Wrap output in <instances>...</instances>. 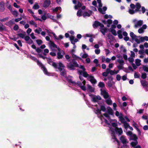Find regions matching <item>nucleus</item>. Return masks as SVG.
I'll list each match as a JSON object with an SVG mask.
<instances>
[{"label":"nucleus","mask_w":148,"mask_h":148,"mask_svg":"<svg viewBox=\"0 0 148 148\" xmlns=\"http://www.w3.org/2000/svg\"><path fill=\"white\" fill-rule=\"evenodd\" d=\"M39 8V6L37 3H35L33 7V8L34 10L38 9Z\"/></svg>","instance_id":"obj_34"},{"label":"nucleus","mask_w":148,"mask_h":148,"mask_svg":"<svg viewBox=\"0 0 148 148\" xmlns=\"http://www.w3.org/2000/svg\"><path fill=\"white\" fill-rule=\"evenodd\" d=\"M107 71H108L109 73L112 75H113L114 74H116L119 72V70L116 71L115 70H110L109 69H107L106 70Z\"/></svg>","instance_id":"obj_11"},{"label":"nucleus","mask_w":148,"mask_h":148,"mask_svg":"<svg viewBox=\"0 0 148 148\" xmlns=\"http://www.w3.org/2000/svg\"><path fill=\"white\" fill-rule=\"evenodd\" d=\"M77 85L80 86L81 88L83 90L85 91L86 90V87L84 86V85H83V86H82V84L80 82H77Z\"/></svg>","instance_id":"obj_19"},{"label":"nucleus","mask_w":148,"mask_h":148,"mask_svg":"<svg viewBox=\"0 0 148 148\" xmlns=\"http://www.w3.org/2000/svg\"><path fill=\"white\" fill-rule=\"evenodd\" d=\"M119 119L120 121L122 123H123L125 122L124 118H123V115L122 116L120 117V118H119Z\"/></svg>","instance_id":"obj_50"},{"label":"nucleus","mask_w":148,"mask_h":148,"mask_svg":"<svg viewBox=\"0 0 148 148\" xmlns=\"http://www.w3.org/2000/svg\"><path fill=\"white\" fill-rule=\"evenodd\" d=\"M133 22L134 24V27L135 28H137L139 26H141L143 24V20L138 21L136 19H134L133 20Z\"/></svg>","instance_id":"obj_7"},{"label":"nucleus","mask_w":148,"mask_h":148,"mask_svg":"<svg viewBox=\"0 0 148 148\" xmlns=\"http://www.w3.org/2000/svg\"><path fill=\"white\" fill-rule=\"evenodd\" d=\"M61 9V7H57L55 9L53 10V11L54 12H57L58 10H60Z\"/></svg>","instance_id":"obj_53"},{"label":"nucleus","mask_w":148,"mask_h":148,"mask_svg":"<svg viewBox=\"0 0 148 148\" xmlns=\"http://www.w3.org/2000/svg\"><path fill=\"white\" fill-rule=\"evenodd\" d=\"M36 42L38 45H40L42 43V41L40 39H38L36 40Z\"/></svg>","instance_id":"obj_51"},{"label":"nucleus","mask_w":148,"mask_h":148,"mask_svg":"<svg viewBox=\"0 0 148 148\" xmlns=\"http://www.w3.org/2000/svg\"><path fill=\"white\" fill-rule=\"evenodd\" d=\"M4 3L3 1L0 2V12H3L5 10Z\"/></svg>","instance_id":"obj_16"},{"label":"nucleus","mask_w":148,"mask_h":148,"mask_svg":"<svg viewBox=\"0 0 148 148\" xmlns=\"http://www.w3.org/2000/svg\"><path fill=\"white\" fill-rule=\"evenodd\" d=\"M135 12H136L135 11H134V9H130L129 10L128 12L130 14H134Z\"/></svg>","instance_id":"obj_47"},{"label":"nucleus","mask_w":148,"mask_h":148,"mask_svg":"<svg viewBox=\"0 0 148 148\" xmlns=\"http://www.w3.org/2000/svg\"><path fill=\"white\" fill-rule=\"evenodd\" d=\"M100 26V27H104V25L99 22L97 21H95L93 24V27H96L98 26Z\"/></svg>","instance_id":"obj_13"},{"label":"nucleus","mask_w":148,"mask_h":148,"mask_svg":"<svg viewBox=\"0 0 148 148\" xmlns=\"http://www.w3.org/2000/svg\"><path fill=\"white\" fill-rule=\"evenodd\" d=\"M38 55L39 56V57L40 58H42L43 59H46L47 60V58H47L46 57L44 56H43L41 54H39Z\"/></svg>","instance_id":"obj_58"},{"label":"nucleus","mask_w":148,"mask_h":148,"mask_svg":"<svg viewBox=\"0 0 148 148\" xmlns=\"http://www.w3.org/2000/svg\"><path fill=\"white\" fill-rule=\"evenodd\" d=\"M82 6L81 3L79 2L75 1V8L77 9L80 8Z\"/></svg>","instance_id":"obj_15"},{"label":"nucleus","mask_w":148,"mask_h":148,"mask_svg":"<svg viewBox=\"0 0 148 148\" xmlns=\"http://www.w3.org/2000/svg\"><path fill=\"white\" fill-rule=\"evenodd\" d=\"M104 115L107 118L109 121V122H110L109 123L108 121L105 119V123L109 126L112 125L113 127L114 128L116 126L117 123V121L115 119H110L109 118V115L107 113L104 114Z\"/></svg>","instance_id":"obj_2"},{"label":"nucleus","mask_w":148,"mask_h":148,"mask_svg":"<svg viewBox=\"0 0 148 148\" xmlns=\"http://www.w3.org/2000/svg\"><path fill=\"white\" fill-rule=\"evenodd\" d=\"M120 140L123 143H126L127 139L123 136H122L120 138Z\"/></svg>","instance_id":"obj_31"},{"label":"nucleus","mask_w":148,"mask_h":148,"mask_svg":"<svg viewBox=\"0 0 148 148\" xmlns=\"http://www.w3.org/2000/svg\"><path fill=\"white\" fill-rule=\"evenodd\" d=\"M107 112L109 114L112 115L113 114V111L112 109L110 107L107 108Z\"/></svg>","instance_id":"obj_30"},{"label":"nucleus","mask_w":148,"mask_h":148,"mask_svg":"<svg viewBox=\"0 0 148 148\" xmlns=\"http://www.w3.org/2000/svg\"><path fill=\"white\" fill-rule=\"evenodd\" d=\"M79 68L82 70V71H78L79 74H82L83 76L85 77H87L88 80L90 81L92 84H96L97 81L95 79L94 77L91 75L88 74L85 71V69L83 66H80Z\"/></svg>","instance_id":"obj_1"},{"label":"nucleus","mask_w":148,"mask_h":148,"mask_svg":"<svg viewBox=\"0 0 148 148\" xmlns=\"http://www.w3.org/2000/svg\"><path fill=\"white\" fill-rule=\"evenodd\" d=\"M92 12L90 11H89L88 12H85L83 14V16L84 17L86 16H89L92 14Z\"/></svg>","instance_id":"obj_18"},{"label":"nucleus","mask_w":148,"mask_h":148,"mask_svg":"<svg viewBox=\"0 0 148 148\" xmlns=\"http://www.w3.org/2000/svg\"><path fill=\"white\" fill-rule=\"evenodd\" d=\"M50 4V0H45L44 1L42 6L44 8H46L49 6Z\"/></svg>","instance_id":"obj_8"},{"label":"nucleus","mask_w":148,"mask_h":148,"mask_svg":"<svg viewBox=\"0 0 148 148\" xmlns=\"http://www.w3.org/2000/svg\"><path fill=\"white\" fill-rule=\"evenodd\" d=\"M82 12L81 10H78L77 13V16H80L82 15Z\"/></svg>","instance_id":"obj_44"},{"label":"nucleus","mask_w":148,"mask_h":148,"mask_svg":"<svg viewBox=\"0 0 148 148\" xmlns=\"http://www.w3.org/2000/svg\"><path fill=\"white\" fill-rule=\"evenodd\" d=\"M115 115L116 116H118L119 118H120V117L121 116L123 115L121 113H119V112L118 111H116V112Z\"/></svg>","instance_id":"obj_40"},{"label":"nucleus","mask_w":148,"mask_h":148,"mask_svg":"<svg viewBox=\"0 0 148 148\" xmlns=\"http://www.w3.org/2000/svg\"><path fill=\"white\" fill-rule=\"evenodd\" d=\"M57 58L58 59H62L63 57V55L61 54V53L60 52H58L57 53Z\"/></svg>","instance_id":"obj_33"},{"label":"nucleus","mask_w":148,"mask_h":148,"mask_svg":"<svg viewBox=\"0 0 148 148\" xmlns=\"http://www.w3.org/2000/svg\"><path fill=\"white\" fill-rule=\"evenodd\" d=\"M106 102L108 104L110 105L112 103V101L111 99H109L106 100Z\"/></svg>","instance_id":"obj_55"},{"label":"nucleus","mask_w":148,"mask_h":148,"mask_svg":"<svg viewBox=\"0 0 148 148\" xmlns=\"http://www.w3.org/2000/svg\"><path fill=\"white\" fill-rule=\"evenodd\" d=\"M47 63L50 65H51L55 69H57L58 68V65L55 62L52 61L51 58L50 57L47 58Z\"/></svg>","instance_id":"obj_6"},{"label":"nucleus","mask_w":148,"mask_h":148,"mask_svg":"<svg viewBox=\"0 0 148 148\" xmlns=\"http://www.w3.org/2000/svg\"><path fill=\"white\" fill-rule=\"evenodd\" d=\"M37 63V64L40 67H41V68L42 67L44 66L42 64V63L39 61L38 60H37V61L36 62Z\"/></svg>","instance_id":"obj_42"},{"label":"nucleus","mask_w":148,"mask_h":148,"mask_svg":"<svg viewBox=\"0 0 148 148\" xmlns=\"http://www.w3.org/2000/svg\"><path fill=\"white\" fill-rule=\"evenodd\" d=\"M74 52V49H73L71 50L72 55L73 58L71 61L69 62H70L67 66L68 68H70L71 69H74V54L73 52Z\"/></svg>","instance_id":"obj_5"},{"label":"nucleus","mask_w":148,"mask_h":148,"mask_svg":"<svg viewBox=\"0 0 148 148\" xmlns=\"http://www.w3.org/2000/svg\"><path fill=\"white\" fill-rule=\"evenodd\" d=\"M110 31L112 33V34H113L114 35L116 36L117 35V34L115 30L112 29H111Z\"/></svg>","instance_id":"obj_49"},{"label":"nucleus","mask_w":148,"mask_h":148,"mask_svg":"<svg viewBox=\"0 0 148 148\" xmlns=\"http://www.w3.org/2000/svg\"><path fill=\"white\" fill-rule=\"evenodd\" d=\"M73 78V77L69 75L68 77L67 76L66 78L67 80V81L68 82L71 84H74V82L73 81L71 78Z\"/></svg>","instance_id":"obj_17"},{"label":"nucleus","mask_w":148,"mask_h":148,"mask_svg":"<svg viewBox=\"0 0 148 148\" xmlns=\"http://www.w3.org/2000/svg\"><path fill=\"white\" fill-rule=\"evenodd\" d=\"M92 101L93 102H97L101 99V97L99 96H96L93 95H91Z\"/></svg>","instance_id":"obj_10"},{"label":"nucleus","mask_w":148,"mask_h":148,"mask_svg":"<svg viewBox=\"0 0 148 148\" xmlns=\"http://www.w3.org/2000/svg\"><path fill=\"white\" fill-rule=\"evenodd\" d=\"M141 60L138 59H137L135 60V63L137 66H139L140 65Z\"/></svg>","instance_id":"obj_37"},{"label":"nucleus","mask_w":148,"mask_h":148,"mask_svg":"<svg viewBox=\"0 0 148 148\" xmlns=\"http://www.w3.org/2000/svg\"><path fill=\"white\" fill-rule=\"evenodd\" d=\"M101 94L105 98H107L109 97L108 93L105 90H101Z\"/></svg>","instance_id":"obj_14"},{"label":"nucleus","mask_w":148,"mask_h":148,"mask_svg":"<svg viewBox=\"0 0 148 148\" xmlns=\"http://www.w3.org/2000/svg\"><path fill=\"white\" fill-rule=\"evenodd\" d=\"M139 38L140 43L141 42H143L145 41H148V37L146 36L144 37L140 36Z\"/></svg>","instance_id":"obj_12"},{"label":"nucleus","mask_w":148,"mask_h":148,"mask_svg":"<svg viewBox=\"0 0 148 148\" xmlns=\"http://www.w3.org/2000/svg\"><path fill=\"white\" fill-rule=\"evenodd\" d=\"M59 67H58L57 69H58L59 71L61 72L60 75L66 78L67 76H66V71L64 69V66L61 62H59L58 63Z\"/></svg>","instance_id":"obj_3"},{"label":"nucleus","mask_w":148,"mask_h":148,"mask_svg":"<svg viewBox=\"0 0 148 148\" xmlns=\"http://www.w3.org/2000/svg\"><path fill=\"white\" fill-rule=\"evenodd\" d=\"M138 144V142L137 141H135L132 142L131 143V145L134 147V148H141L140 146L139 145H137L136 146V145H137Z\"/></svg>","instance_id":"obj_9"},{"label":"nucleus","mask_w":148,"mask_h":148,"mask_svg":"<svg viewBox=\"0 0 148 148\" xmlns=\"http://www.w3.org/2000/svg\"><path fill=\"white\" fill-rule=\"evenodd\" d=\"M121 33L122 31L121 30H119L117 32L118 37L120 39H121L123 38V36L121 34Z\"/></svg>","instance_id":"obj_36"},{"label":"nucleus","mask_w":148,"mask_h":148,"mask_svg":"<svg viewBox=\"0 0 148 148\" xmlns=\"http://www.w3.org/2000/svg\"><path fill=\"white\" fill-rule=\"evenodd\" d=\"M12 13L15 17H17L18 15V12L16 10L12 11Z\"/></svg>","instance_id":"obj_39"},{"label":"nucleus","mask_w":148,"mask_h":148,"mask_svg":"<svg viewBox=\"0 0 148 148\" xmlns=\"http://www.w3.org/2000/svg\"><path fill=\"white\" fill-rule=\"evenodd\" d=\"M35 50L38 53H40L42 51V50L38 47L36 48Z\"/></svg>","instance_id":"obj_60"},{"label":"nucleus","mask_w":148,"mask_h":148,"mask_svg":"<svg viewBox=\"0 0 148 148\" xmlns=\"http://www.w3.org/2000/svg\"><path fill=\"white\" fill-rule=\"evenodd\" d=\"M108 73H109V72H108V71H107L106 70V72H104L103 73L102 75L103 76L106 77V76H107L108 74Z\"/></svg>","instance_id":"obj_61"},{"label":"nucleus","mask_w":148,"mask_h":148,"mask_svg":"<svg viewBox=\"0 0 148 148\" xmlns=\"http://www.w3.org/2000/svg\"><path fill=\"white\" fill-rule=\"evenodd\" d=\"M141 84L143 86H146L147 85V82L145 81L142 80L141 81Z\"/></svg>","instance_id":"obj_48"},{"label":"nucleus","mask_w":148,"mask_h":148,"mask_svg":"<svg viewBox=\"0 0 148 148\" xmlns=\"http://www.w3.org/2000/svg\"><path fill=\"white\" fill-rule=\"evenodd\" d=\"M103 10H102V9L101 8H99L98 9L99 11L101 13L104 14L105 13V12L107 10V8L105 7H104L103 8Z\"/></svg>","instance_id":"obj_22"},{"label":"nucleus","mask_w":148,"mask_h":148,"mask_svg":"<svg viewBox=\"0 0 148 148\" xmlns=\"http://www.w3.org/2000/svg\"><path fill=\"white\" fill-rule=\"evenodd\" d=\"M128 60L130 63H133L134 61V59L133 58L130 57L128 58Z\"/></svg>","instance_id":"obj_52"},{"label":"nucleus","mask_w":148,"mask_h":148,"mask_svg":"<svg viewBox=\"0 0 148 148\" xmlns=\"http://www.w3.org/2000/svg\"><path fill=\"white\" fill-rule=\"evenodd\" d=\"M82 71V70L80 71ZM78 71H80V70H78ZM78 73L79 74H79V72H78ZM82 74H82H80V75L79 76V79H80V80L81 81H83V82H82V84H83V85H85V84H86V81H85V80H84V78H83V77H82V75H81Z\"/></svg>","instance_id":"obj_21"},{"label":"nucleus","mask_w":148,"mask_h":148,"mask_svg":"<svg viewBox=\"0 0 148 148\" xmlns=\"http://www.w3.org/2000/svg\"><path fill=\"white\" fill-rule=\"evenodd\" d=\"M19 27L18 25H15L13 27L15 31H17L19 29Z\"/></svg>","instance_id":"obj_57"},{"label":"nucleus","mask_w":148,"mask_h":148,"mask_svg":"<svg viewBox=\"0 0 148 148\" xmlns=\"http://www.w3.org/2000/svg\"><path fill=\"white\" fill-rule=\"evenodd\" d=\"M133 125V126L136 129L137 131L138 132L139 134H140V130L138 128L137 125V124L136 123H134Z\"/></svg>","instance_id":"obj_41"},{"label":"nucleus","mask_w":148,"mask_h":148,"mask_svg":"<svg viewBox=\"0 0 148 148\" xmlns=\"http://www.w3.org/2000/svg\"><path fill=\"white\" fill-rule=\"evenodd\" d=\"M95 53L96 54L98 55L100 53V50L99 49H97L95 50Z\"/></svg>","instance_id":"obj_62"},{"label":"nucleus","mask_w":148,"mask_h":148,"mask_svg":"<svg viewBox=\"0 0 148 148\" xmlns=\"http://www.w3.org/2000/svg\"><path fill=\"white\" fill-rule=\"evenodd\" d=\"M111 80H112L113 79V78L112 77H111ZM114 84V83L113 82L111 81H110L108 82V86L109 87H111Z\"/></svg>","instance_id":"obj_38"},{"label":"nucleus","mask_w":148,"mask_h":148,"mask_svg":"<svg viewBox=\"0 0 148 148\" xmlns=\"http://www.w3.org/2000/svg\"><path fill=\"white\" fill-rule=\"evenodd\" d=\"M14 24V21H12V20H10L8 22L6 23L5 24L7 26H11Z\"/></svg>","instance_id":"obj_26"},{"label":"nucleus","mask_w":148,"mask_h":148,"mask_svg":"<svg viewBox=\"0 0 148 148\" xmlns=\"http://www.w3.org/2000/svg\"><path fill=\"white\" fill-rule=\"evenodd\" d=\"M141 7V5L140 4L138 3H137L135 5V8L136 9L135 11L137 12L140 9Z\"/></svg>","instance_id":"obj_32"},{"label":"nucleus","mask_w":148,"mask_h":148,"mask_svg":"<svg viewBox=\"0 0 148 148\" xmlns=\"http://www.w3.org/2000/svg\"><path fill=\"white\" fill-rule=\"evenodd\" d=\"M24 38L25 40L26 41H28V40H29L30 39V37L28 36H25Z\"/></svg>","instance_id":"obj_64"},{"label":"nucleus","mask_w":148,"mask_h":148,"mask_svg":"<svg viewBox=\"0 0 148 148\" xmlns=\"http://www.w3.org/2000/svg\"><path fill=\"white\" fill-rule=\"evenodd\" d=\"M6 30L5 26L0 22V32H2L3 31Z\"/></svg>","instance_id":"obj_23"},{"label":"nucleus","mask_w":148,"mask_h":148,"mask_svg":"<svg viewBox=\"0 0 148 148\" xmlns=\"http://www.w3.org/2000/svg\"><path fill=\"white\" fill-rule=\"evenodd\" d=\"M100 109L101 110L103 111H105L106 110L105 107L103 105H102L101 106Z\"/></svg>","instance_id":"obj_63"},{"label":"nucleus","mask_w":148,"mask_h":148,"mask_svg":"<svg viewBox=\"0 0 148 148\" xmlns=\"http://www.w3.org/2000/svg\"><path fill=\"white\" fill-rule=\"evenodd\" d=\"M51 45V47L53 48H57V46L53 42L50 41Z\"/></svg>","instance_id":"obj_45"},{"label":"nucleus","mask_w":148,"mask_h":148,"mask_svg":"<svg viewBox=\"0 0 148 148\" xmlns=\"http://www.w3.org/2000/svg\"><path fill=\"white\" fill-rule=\"evenodd\" d=\"M70 39L71 43L74 45V36H71L70 37Z\"/></svg>","instance_id":"obj_43"},{"label":"nucleus","mask_w":148,"mask_h":148,"mask_svg":"<svg viewBox=\"0 0 148 148\" xmlns=\"http://www.w3.org/2000/svg\"><path fill=\"white\" fill-rule=\"evenodd\" d=\"M120 48L121 52H123L124 53H125L126 52L127 50L123 45H121L120 47Z\"/></svg>","instance_id":"obj_27"},{"label":"nucleus","mask_w":148,"mask_h":148,"mask_svg":"<svg viewBox=\"0 0 148 148\" xmlns=\"http://www.w3.org/2000/svg\"><path fill=\"white\" fill-rule=\"evenodd\" d=\"M88 89L91 92L93 91V90L91 87V86L89 85H87Z\"/></svg>","instance_id":"obj_56"},{"label":"nucleus","mask_w":148,"mask_h":148,"mask_svg":"<svg viewBox=\"0 0 148 148\" xmlns=\"http://www.w3.org/2000/svg\"><path fill=\"white\" fill-rule=\"evenodd\" d=\"M114 130L119 134H121L123 133V131L121 128H118L116 127L114 128Z\"/></svg>","instance_id":"obj_20"},{"label":"nucleus","mask_w":148,"mask_h":148,"mask_svg":"<svg viewBox=\"0 0 148 148\" xmlns=\"http://www.w3.org/2000/svg\"><path fill=\"white\" fill-rule=\"evenodd\" d=\"M26 34V33L25 32H23V33H19L17 34V35L19 36L20 37L22 38H24L25 35Z\"/></svg>","instance_id":"obj_25"},{"label":"nucleus","mask_w":148,"mask_h":148,"mask_svg":"<svg viewBox=\"0 0 148 148\" xmlns=\"http://www.w3.org/2000/svg\"><path fill=\"white\" fill-rule=\"evenodd\" d=\"M132 41H135L137 44L140 43L139 39L140 36H137L133 32H131L130 34Z\"/></svg>","instance_id":"obj_4"},{"label":"nucleus","mask_w":148,"mask_h":148,"mask_svg":"<svg viewBox=\"0 0 148 148\" xmlns=\"http://www.w3.org/2000/svg\"><path fill=\"white\" fill-rule=\"evenodd\" d=\"M80 56L82 58H86L88 56V54L86 53H84L83 54V53H81L80 54Z\"/></svg>","instance_id":"obj_35"},{"label":"nucleus","mask_w":148,"mask_h":148,"mask_svg":"<svg viewBox=\"0 0 148 148\" xmlns=\"http://www.w3.org/2000/svg\"><path fill=\"white\" fill-rule=\"evenodd\" d=\"M9 19V18L8 17H7L5 18H4L2 19H0V21L1 22H5L6 21H7Z\"/></svg>","instance_id":"obj_54"},{"label":"nucleus","mask_w":148,"mask_h":148,"mask_svg":"<svg viewBox=\"0 0 148 148\" xmlns=\"http://www.w3.org/2000/svg\"><path fill=\"white\" fill-rule=\"evenodd\" d=\"M41 69L43 70L44 73L47 75H49V73L48 72L47 69L45 68V66L42 67Z\"/></svg>","instance_id":"obj_29"},{"label":"nucleus","mask_w":148,"mask_h":148,"mask_svg":"<svg viewBox=\"0 0 148 148\" xmlns=\"http://www.w3.org/2000/svg\"><path fill=\"white\" fill-rule=\"evenodd\" d=\"M98 85V86L100 88H103L105 86L104 83L101 82H99Z\"/></svg>","instance_id":"obj_46"},{"label":"nucleus","mask_w":148,"mask_h":148,"mask_svg":"<svg viewBox=\"0 0 148 148\" xmlns=\"http://www.w3.org/2000/svg\"><path fill=\"white\" fill-rule=\"evenodd\" d=\"M100 30L101 32L103 35H105L107 31V29L105 28L101 27Z\"/></svg>","instance_id":"obj_28"},{"label":"nucleus","mask_w":148,"mask_h":148,"mask_svg":"<svg viewBox=\"0 0 148 148\" xmlns=\"http://www.w3.org/2000/svg\"><path fill=\"white\" fill-rule=\"evenodd\" d=\"M130 140H134V141H137L136 140L138 138L136 136V135L135 134H133L130 137Z\"/></svg>","instance_id":"obj_24"},{"label":"nucleus","mask_w":148,"mask_h":148,"mask_svg":"<svg viewBox=\"0 0 148 148\" xmlns=\"http://www.w3.org/2000/svg\"><path fill=\"white\" fill-rule=\"evenodd\" d=\"M138 32L140 34L144 32V30L141 27L138 29Z\"/></svg>","instance_id":"obj_59"}]
</instances>
